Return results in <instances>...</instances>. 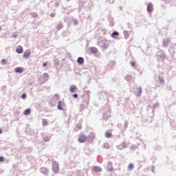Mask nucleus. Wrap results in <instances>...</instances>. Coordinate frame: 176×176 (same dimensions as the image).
Segmentation results:
<instances>
[{
  "label": "nucleus",
  "mask_w": 176,
  "mask_h": 176,
  "mask_svg": "<svg viewBox=\"0 0 176 176\" xmlns=\"http://www.w3.org/2000/svg\"><path fill=\"white\" fill-rule=\"evenodd\" d=\"M0 162H3V158L2 157L0 156Z\"/></svg>",
  "instance_id": "bb28decb"
},
{
  "label": "nucleus",
  "mask_w": 176,
  "mask_h": 176,
  "mask_svg": "<svg viewBox=\"0 0 176 176\" xmlns=\"http://www.w3.org/2000/svg\"><path fill=\"white\" fill-rule=\"evenodd\" d=\"M30 56H31V52H30V50L25 51L23 54V57L25 58H28Z\"/></svg>",
  "instance_id": "39448f33"
},
{
  "label": "nucleus",
  "mask_w": 176,
  "mask_h": 176,
  "mask_svg": "<svg viewBox=\"0 0 176 176\" xmlns=\"http://www.w3.org/2000/svg\"><path fill=\"white\" fill-rule=\"evenodd\" d=\"M147 11L148 13H152V12H153V5L152 3H148L147 4Z\"/></svg>",
  "instance_id": "f03ea898"
},
{
  "label": "nucleus",
  "mask_w": 176,
  "mask_h": 176,
  "mask_svg": "<svg viewBox=\"0 0 176 176\" xmlns=\"http://www.w3.org/2000/svg\"><path fill=\"white\" fill-rule=\"evenodd\" d=\"M69 90L71 93H75V90H76V86L72 85V87H70Z\"/></svg>",
  "instance_id": "ddd939ff"
},
{
  "label": "nucleus",
  "mask_w": 176,
  "mask_h": 176,
  "mask_svg": "<svg viewBox=\"0 0 176 176\" xmlns=\"http://www.w3.org/2000/svg\"><path fill=\"white\" fill-rule=\"evenodd\" d=\"M131 65L132 67H135V62H131Z\"/></svg>",
  "instance_id": "412c9836"
},
{
  "label": "nucleus",
  "mask_w": 176,
  "mask_h": 176,
  "mask_svg": "<svg viewBox=\"0 0 176 176\" xmlns=\"http://www.w3.org/2000/svg\"><path fill=\"white\" fill-rule=\"evenodd\" d=\"M16 53H18V54H21V53H23V47H21V45L17 46V47L16 49Z\"/></svg>",
  "instance_id": "20e7f679"
},
{
  "label": "nucleus",
  "mask_w": 176,
  "mask_h": 176,
  "mask_svg": "<svg viewBox=\"0 0 176 176\" xmlns=\"http://www.w3.org/2000/svg\"><path fill=\"white\" fill-rule=\"evenodd\" d=\"M87 140V137H86L84 135H81L78 138V142H80L81 144L83 142H86Z\"/></svg>",
  "instance_id": "f257e3e1"
},
{
  "label": "nucleus",
  "mask_w": 176,
  "mask_h": 176,
  "mask_svg": "<svg viewBox=\"0 0 176 176\" xmlns=\"http://www.w3.org/2000/svg\"><path fill=\"white\" fill-rule=\"evenodd\" d=\"M128 168L129 170H131L132 168H134V165H133V164H130L128 166Z\"/></svg>",
  "instance_id": "f3484780"
},
{
  "label": "nucleus",
  "mask_w": 176,
  "mask_h": 176,
  "mask_svg": "<svg viewBox=\"0 0 176 176\" xmlns=\"http://www.w3.org/2000/svg\"><path fill=\"white\" fill-rule=\"evenodd\" d=\"M43 79H47V78H49V74L47 73H44L43 74Z\"/></svg>",
  "instance_id": "dca6fc26"
},
{
  "label": "nucleus",
  "mask_w": 176,
  "mask_h": 176,
  "mask_svg": "<svg viewBox=\"0 0 176 176\" xmlns=\"http://www.w3.org/2000/svg\"><path fill=\"white\" fill-rule=\"evenodd\" d=\"M52 170H53L54 173H58V170H59L58 165L54 164L53 166Z\"/></svg>",
  "instance_id": "6e6552de"
},
{
  "label": "nucleus",
  "mask_w": 176,
  "mask_h": 176,
  "mask_svg": "<svg viewBox=\"0 0 176 176\" xmlns=\"http://www.w3.org/2000/svg\"><path fill=\"white\" fill-rule=\"evenodd\" d=\"M0 134H2V129H0Z\"/></svg>",
  "instance_id": "cd10ccee"
},
{
  "label": "nucleus",
  "mask_w": 176,
  "mask_h": 176,
  "mask_svg": "<svg viewBox=\"0 0 176 176\" xmlns=\"http://www.w3.org/2000/svg\"><path fill=\"white\" fill-rule=\"evenodd\" d=\"M43 126H47V121H46V120H44L43 121Z\"/></svg>",
  "instance_id": "6ab92c4d"
},
{
  "label": "nucleus",
  "mask_w": 176,
  "mask_h": 176,
  "mask_svg": "<svg viewBox=\"0 0 176 176\" xmlns=\"http://www.w3.org/2000/svg\"><path fill=\"white\" fill-rule=\"evenodd\" d=\"M0 30H1V28H0Z\"/></svg>",
  "instance_id": "c756f323"
},
{
  "label": "nucleus",
  "mask_w": 176,
  "mask_h": 176,
  "mask_svg": "<svg viewBox=\"0 0 176 176\" xmlns=\"http://www.w3.org/2000/svg\"><path fill=\"white\" fill-rule=\"evenodd\" d=\"M108 167H112V162H109L108 163Z\"/></svg>",
  "instance_id": "393cba45"
},
{
  "label": "nucleus",
  "mask_w": 176,
  "mask_h": 176,
  "mask_svg": "<svg viewBox=\"0 0 176 176\" xmlns=\"http://www.w3.org/2000/svg\"><path fill=\"white\" fill-rule=\"evenodd\" d=\"M62 28H63V25H58L56 28H57L58 31H60V29Z\"/></svg>",
  "instance_id": "aec40b11"
},
{
  "label": "nucleus",
  "mask_w": 176,
  "mask_h": 176,
  "mask_svg": "<svg viewBox=\"0 0 176 176\" xmlns=\"http://www.w3.org/2000/svg\"><path fill=\"white\" fill-rule=\"evenodd\" d=\"M47 65V63H44L43 64V67H46Z\"/></svg>",
  "instance_id": "a878e982"
},
{
  "label": "nucleus",
  "mask_w": 176,
  "mask_h": 176,
  "mask_svg": "<svg viewBox=\"0 0 176 176\" xmlns=\"http://www.w3.org/2000/svg\"><path fill=\"white\" fill-rule=\"evenodd\" d=\"M27 97V95L25 94H23L21 96V98H25Z\"/></svg>",
  "instance_id": "4be33fe9"
},
{
  "label": "nucleus",
  "mask_w": 176,
  "mask_h": 176,
  "mask_svg": "<svg viewBox=\"0 0 176 176\" xmlns=\"http://www.w3.org/2000/svg\"><path fill=\"white\" fill-rule=\"evenodd\" d=\"M111 135H112V133H109V132H106L105 133V137L106 138H109L111 137Z\"/></svg>",
  "instance_id": "2eb2a0df"
},
{
  "label": "nucleus",
  "mask_w": 176,
  "mask_h": 176,
  "mask_svg": "<svg viewBox=\"0 0 176 176\" xmlns=\"http://www.w3.org/2000/svg\"><path fill=\"white\" fill-rule=\"evenodd\" d=\"M77 63H78V64L82 65V64H83V63H85V59H83V58H82V57H79V58L77 59Z\"/></svg>",
  "instance_id": "9d476101"
},
{
  "label": "nucleus",
  "mask_w": 176,
  "mask_h": 176,
  "mask_svg": "<svg viewBox=\"0 0 176 176\" xmlns=\"http://www.w3.org/2000/svg\"><path fill=\"white\" fill-rule=\"evenodd\" d=\"M90 52H91V53H93L94 54H97V53L98 52V50H97V48H96V47H91Z\"/></svg>",
  "instance_id": "423d86ee"
},
{
  "label": "nucleus",
  "mask_w": 176,
  "mask_h": 176,
  "mask_svg": "<svg viewBox=\"0 0 176 176\" xmlns=\"http://www.w3.org/2000/svg\"><path fill=\"white\" fill-rule=\"evenodd\" d=\"M23 113H24V115H30L31 113V109H28L25 110Z\"/></svg>",
  "instance_id": "4468645a"
},
{
  "label": "nucleus",
  "mask_w": 176,
  "mask_h": 176,
  "mask_svg": "<svg viewBox=\"0 0 176 176\" xmlns=\"http://www.w3.org/2000/svg\"><path fill=\"white\" fill-rule=\"evenodd\" d=\"M151 170L153 173L155 171V167H153V166H151Z\"/></svg>",
  "instance_id": "5701e85b"
},
{
  "label": "nucleus",
  "mask_w": 176,
  "mask_h": 176,
  "mask_svg": "<svg viewBox=\"0 0 176 176\" xmlns=\"http://www.w3.org/2000/svg\"><path fill=\"white\" fill-rule=\"evenodd\" d=\"M64 105H65V104L63 102L59 101L58 104V109L63 111V109H64Z\"/></svg>",
  "instance_id": "7ed1b4c3"
},
{
  "label": "nucleus",
  "mask_w": 176,
  "mask_h": 176,
  "mask_svg": "<svg viewBox=\"0 0 176 176\" xmlns=\"http://www.w3.org/2000/svg\"><path fill=\"white\" fill-rule=\"evenodd\" d=\"M141 94H142V89H141V87L138 88V91L136 92V96L138 97H140L141 96Z\"/></svg>",
  "instance_id": "1a4fd4ad"
},
{
  "label": "nucleus",
  "mask_w": 176,
  "mask_h": 176,
  "mask_svg": "<svg viewBox=\"0 0 176 176\" xmlns=\"http://www.w3.org/2000/svg\"><path fill=\"white\" fill-rule=\"evenodd\" d=\"M93 170L96 173H101V171H102V170L99 166H94L93 168Z\"/></svg>",
  "instance_id": "0eeeda50"
},
{
  "label": "nucleus",
  "mask_w": 176,
  "mask_h": 176,
  "mask_svg": "<svg viewBox=\"0 0 176 176\" xmlns=\"http://www.w3.org/2000/svg\"><path fill=\"white\" fill-rule=\"evenodd\" d=\"M73 97H74V98H78V94H74L73 95Z\"/></svg>",
  "instance_id": "b1692460"
},
{
  "label": "nucleus",
  "mask_w": 176,
  "mask_h": 176,
  "mask_svg": "<svg viewBox=\"0 0 176 176\" xmlns=\"http://www.w3.org/2000/svg\"><path fill=\"white\" fill-rule=\"evenodd\" d=\"M116 36H119V32H113L111 34V38H116Z\"/></svg>",
  "instance_id": "f8f14e48"
},
{
  "label": "nucleus",
  "mask_w": 176,
  "mask_h": 176,
  "mask_svg": "<svg viewBox=\"0 0 176 176\" xmlns=\"http://www.w3.org/2000/svg\"><path fill=\"white\" fill-rule=\"evenodd\" d=\"M1 63L3 64V65H6V59H2L1 60Z\"/></svg>",
  "instance_id": "a211bd4d"
},
{
  "label": "nucleus",
  "mask_w": 176,
  "mask_h": 176,
  "mask_svg": "<svg viewBox=\"0 0 176 176\" xmlns=\"http://www.w3.org/2000/svg\"><path fill=\"white\" fill-rule=\"evenodd\" d=\"M23 69L22 67H16L15 68V72L21 74L23 72Z\"/></svg>",
  "instance_id": "9b49d317"
},
{
  "label": "nucleus",
  "mask_w": 176,
  "mask_h": 176,
  "mask_svg": "<svg viewBox=\"0 0 176 176\" xmlns=\"http://www.w3.org/2000/svg\"><path fill=\"white\" fill-rule=\"evenodd\" d=\"M109 170H110V171H113V168H110Z\"/></svg>",
  "instance_id": "c85d7f7f"
}]
</instances>
